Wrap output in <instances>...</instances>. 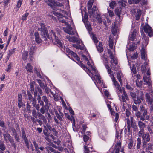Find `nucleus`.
Returning <instances> with one entry per match:
<instances>
[{"label": "nucleus", "mask_w": 153, "mask_h": 153, "mask_svg": "<svg viewBox=\"0 0 153 153\" xmlns=\"http://www.w3.org/2000/svg\"><path fill=\"white\" fill-rule=\"evenodd\" d=\"M122 91L123 93V95L121 96V97L119 95V100L120 101L125 102L126 101V100H128L129 99L123 87L122 88Z\"/></svg>", "instance_id": "obj_9"}, {"label": "nucleus", "mask_w": 153, "mask_h": 153, "mask_svg": "<svg viewBox=\"0 0 153 153\" xmlns=\"http://www.w3.org/2000/svg\"><path fill=\"white\" fill-rule=\"evenodd\" d=\"M135 49H136V46L135 44L133 43L132 45H130L129 48L130 51H133Z\"/></svg>", "instance_id": "obj_45"}, {"label": "nucleus", "mask_w": 153, "mask_h": 153, "mask_svg": "<svg viewBox=\"0 0 153 153\" xmlns=\"http://www.w3.org/2000/svg\"><path fill=\"white\" fill-rule=\"evenodd\" d=\"M66 27L63 28L64 31L69 35H74L76 32L74 29L68 23L66 25Z\"/></svg>", "instance_id": "obj_4"}, {"label": "nucleus", "mask_w": 153, "mask_h": 153, "mask_svg": "<svg viewBox=\"0 0 153 153\" xmlns=\"http://www.w3.org/2000/svg\"><path fill=\"white\" fill-rule=\"evenodd\" d=\"M136 36V31L134 30L129 35V39L131 41H133Z\"/></svg>", "instance_id": "obj_20"}, {"label": "nucleus", "mask_w": 153, "mask_h": 153, "mask_svg": "<svg viewBox=\"0 0 153 153\" xmlns=\"http://www.w3.org/2000/svg\"><path fill=\"white\" fill-rule=\"evenodd\" d=\"M117 78L118 79L120 83L122 82V80L121 79V77L120 74L119 72H117Z\"/></svg>", "instance_id": "obj_52"}, {"label": "nucleus", "mask_w": 153, "mask_h": 153, "mask_svg": "<svg viewBox=\"0 0 153 153\" xmlns=\"http://www.w3.org/2000/svg\"><path fill=\"white\" fill-rule=\"evenodd\" d=\"M140 97L139 96H137V99L135 98V100H133L134 103L136 105L139 104L141 103V100H144L143 97L144 94L143 93L142 91H140Z\"/></svg>", "instance_id": "obj_13"}, {"label": "nucleus", "mask_w": 153, "mask_h": 153, "mask_svg": "<svg viewBox=\"0 0 153 153\" xmlns=\"http://www.w3.org/2000/svg\"><path fill=\"white\" fill-rule=\"evenodd\" d=\"M3 136L5 141L6 142H10L12 144L14 142L13 139L9 134H3Z\"/></svg>", "instance_id": "obj_14"}, {"label": "nucleus", "mask_w": 153, "mask_h": 153, "mask_svg": "<svg viewBox=\"0 0 153 153\" xmlns=\"http://www.w3.org/2000/svg\"><path fill=\"white\" fill-rule=\"evenodd\" d=\"M121 143L120 142H118L115 145V148L120 149L121 147Z\"/></svg>", "instance_id": "obj_62"}, {"label": "nucleus", "mask_w": 153, "mask_h": 153, "mask_svg": "<svg viewBox=\"0 0 153 153\" xmlns=\"http://www.w3.org/2000/svg\"><path fill=\"white\" fill-rule=\"evenodd\" d=\"M144 30L149 36L151 37L153 36V30L148 25L144 26Z\"/></svg>", "instance_id": "obj_10"}, {"label": "nucleus", "mask_w": 153, "mask_h": 153, "mask_svg": "<svg viewBox=\"0 0 153 153\" xmlns=\"http://www.w3.org/2000/svg\"><path fill=\"white\" fill-rule=\"evenodd\" d=\"M0 149L2 151H4L6 149L5 145L3 141L0 140Z\"/></svg>", "instance_id": "obj_29"}, {"label": "nucleus", "mask_w": 153, "mask_h": 153, "mask_svg": "<svg viewBox=\"0 0 153 153\" xmlns=\"http://www.w3.org/2000/svg\"><path fill=\"white\" fill-rule=\"evenodd\" d=\"M63 17H59V18L58 19L59 20V22L62 23H64L65 24V25H67V24H68V23L65 20H64L62 18Z\"/></svg>", "instance_id": "obj_53"}, {"label": "nucleus", "mask_w": 153, "mask_h": 153, "mask_svg": "<svg viewBox=\"0 0 153 153\" xmlns=\"http://www.w3.org/2000/svg\"><path fill=\"white\" fill-rule=\"evenodd\" d=\"M87 61H88L87 63L88 65L91 68L92 71L94 72V73L97 74V71L96 70L95 67L93 66V63H90L88 60Z\"/></svg>", "instance_id": "obj_24"}, {"label": "nucleus", "mask_w": 153, "mask_h": 153, "mask_svg": "<svg viewBox=\"0 0 153 153\" xmlns=\"http://www.w3.org/2000/svg\"><path fill=\"white\" fill-rule=\"evenodd\" d=\"M51 105V103L50 102H49L45 103V110L46 112H48Z\"/></svg>", "instance_id": "obj_37"}, {"label": "nucleus", "mask_w": 153, "mask_h": 153, "mask_svg": "<svg viewBox=\"0 0 153 153\" xmlns=\"http://www.w3.org/2000/svg\"><path fill=\"white\" fill-rule=\"evenodd\" d=\"M126 121L127 124V128L128 131L126 128H125L124 129V132L125 135H127L128 136L130 135L131 133L130 131L131 126L130 125V121L129 118H127L126 119Z\"/></svg>", "instance_id": "obj_11"}, {"label": "nucleus", "mask_w": 153, "mask_h": 153, "mask_svg": "<svg viewBox=\"0 0 153 153\" xmlns=\"http://www.w3.org/2000/svg\"><path fill=\"white\" fill-rule=\"evenodd\" d=\"M78 61L77 63L82 68H83L87 74L93 79V75L92 73L91 72L90 70L88 69L86 66H85L79 60H77Z\"/></svg>", "instance_id": "obj_8"}, {"label": "nucleus", "mask_w": 153, "mask_h": 153, "mask_svg": "<svg viewBox=\"0 0 153 153\" xmlns=\"http://www.w3.org/2000/svg\"><path fill=\"white\" fill-rule=\"evenodd\" d=\"M56 6L61 7L63 6L62 4L61 3L59 2L55 1L53 4Z\"/></svg>", "instance_id": "obj_51"}, {"label": "nucleus", "mask_w": 153, "mask_h": 153, "mask_svg": "<svg viewBox=\"0 0 153 153\" xmlns=\"http://www.w3.org/2000/svg\"><path fill=\"white\" fill-rule=\"evenodd\" d=\"M48 1H45V2L47 3V4L48 5V4H51V5H53L55 1L54 0H47Z\"/></svg>", "instance_id": "obj_57"}, {"label": "nucleus", "mask_w": 153, "mask_h": 153, "mask_svg": "<svg viewBox=\"0 0 153 153\" xmlns=\"http://www.w3.org/2000/svg\"><path fill=\"white\" fill-rule=\"evenodd\" d=\"M94 0H89L88 2V9L89 10L91 9L93 4Z\"/></svg>", "instance_id": "obj_36"}, {"label": "nucleus", "mask_w": 153, "mask_h": 153, "mask_svg": "<svg viewBox=\"0 0 153 153\" xmlns=\"http://www.w3.org/2000/svg\"><path fill=\"white\" fill-rule=\"evenodd\" d=\"M48 6H50L51 7L53 10L55 11H57L58 10L57 8L54 4L51 5V4H48Z\"/></svg>", "instance_id": "obj_56"}, {"label": "nucleus", "mask_w": 153, "mask_h": 153, "mask_svg": "<svg viewBox=\"0 0 153 153\" xmlns=\"http://www.w3.org/2000/svg\"><path fill=\"white\" fill-rule=\"evenodd\" d=\"M133 141L132 140V139H130L129 142L128 143V148L129 149H132L133 146Z\"/></svg>", "instance_id": "obj_48"}, {"label": "nucleus", "mask_w": 153, "mask_h": 153, "mask_svg": "<svg viewBox=\"0 0 153 153\" xmlns=\"http://www.w3.org/2000/svg\"><path fill=\"white\" fill-rule=\"evenodd\" d=\"M114 85L119 90V91L121 92L122 91V90L121 89V88L120 87L119 84L117 82V81L116 80V79L114 80L113 81H112Z\"/></svg>", "instance_id": "obj_30"}, {"label": "nucleus", "mask_w": 153, "mask_h": 153, "mask_svg": "<svg viewBox=\"0 0 153 153\" xmlns=\"http://www.w3.org/2000/svg\"><path fill=\"white\" fill-rule=\"evenodd\" d=\"M90 17L92 19L95 18L98 14L97 11L95 6H93L92 9L88 10Z\"/></svg>", "instance_id": "obj_6"}, {"label": "nucleus", "mask_w": 153, "mask_h": 153, "mask_svg": "<svg viewBox=\"0 0 153 153\" xmlns=\"http://www.w3.org/2000/svg\"><path fill=\"white\" fill-rule=\"evenodd\" d=\"M95 76L94 79H96L97 83H100L101 82V78L100 76L98 74H97L95 75Z\"/></svg>", "instance_id": "obj_38"}, {"label": "nucleus", "mask_w": 153, "mask_h": 153, "mask_svg": "<svg viewBox=\"0 0 153 153\" xmlns=\"http://www.w3.org/2000/svg\"><path fill=\"white\" fill-rule=\"evenodd\" d=\"M142 13V11L139 9L137 10V13L135 16L136 19L137 20H138L141 16Z\"/></svg>", "instance_id": "obj_25"}, {"label": "nucleus", "mask_w": 153, "mask_h": 153, "mask_svg": "<svg viewBox=\"0 0 153 153\" xmlns=\"http://www.w3.org/2000/svg\"><path fill=\"white\" fill-rule=\"evenodd\" d=\"M34 35L35 37V39L36 42L39 44L42 42V40L40 38L38 32H35L34 33Z\"/></svg>", "instance_id": "obj_21"}, {"label": "nucleus", "mask_w": 153, "mask_h": 153, "mask_svg": "<svg viewBox=\"0 0 153 153\" xmlns=\"http://www.w3.org/2000/svg\"><path fill=\"white\" fill-rule=\"evenodd\" d=\"M108 54H109V57L111 60L114 59V62H115V59H117L115 56L113 55L112 51L111 50H108Z\"/></svg>", "instance_id": "obj_23"}, {"label": "nucleus", "mask_w": 153, "mask_h": 153, "mask_svg": "<svg viewBox=\"0 0 153 153\" xmlns=\"http://www.w3.org/2000/svg\"><path fill=\"white\" fill-rule=\"evenodd\" d=\"M37 92H38L39 94H40L41 95H43V92L42 90L39 87H37L36 88Z\"/></svg>", "instance_id": "obj_58"}, {"label": "nucleus", "mask_w": 153, "mask_h": 153, "mask_svg": "<svg viewBox=\"0 0 153 153\" xmlns=\"http://www.w3.org/2000/svg\"><path fill=\"white\" fill-rule=\"evenodd\" d=\"M24 105V104L22 101H18V106L19 108H20Z\"/></svg>", "instance_id": "obj_63"}, {"label": "nucleus", "mask_w": 153, "mask_h": 153, "mask_svg": "<svg viewBox=\"0 0 153 153\" xmlns=\"http://www.w3.org/2000/svg\"><path fill=\"white\" fill-rule=\"evenodd\" d=\"M66 51L69 55H70L73 56L77 60H79L80 59V58L78 57L76 54L70 50L69 49L66 48Z\"/></svg>", "instance_id": "obj_16"}, {"label": "nucleus", "mask_w": 153, "mask_h": 153, "mask_svg": "<svg viewBox=\"0 0 153 153\" xmlns=\"http://www.w3.org/2000/svg\"><path fill=\"white\" fill-rule=\"evenodd\" d=\"M120 5V7H125V1L124 0H120L119 1Z\"/></svg>", "instance_id": "obj_42"}, {"label": "nucleus", "mask_w": 153, "mask_h": 153, "mask_svg": "<svg viewBox=\"0 0 153 153\" xmlns=\"http://www.w3.org/2000/svg\"><path fill=\"white\" fill-rule=\"evenodd\" d=\"M102 58H104V59H102L103 62H104V64L106 68L107 69V71L108 74H110L111 73L112 71L111 70L110 67L108 65L109 62L108 60V59L106 58H105L103 56L102 57Z\"/></svg>", "instance_id": "obj_15"}, {"label": "nucleus", "mask_w": 153, "mask_h": 153, "mask_svg": "<svg viewBox=\"0 0 153 153\" xmlns=\"http://www.w3.org/2000/svg\"><path fill=\"white\" fill-rule=\"evenodd\" d=\"M29 14V13H26L25 14L23 15L21 17L22 20L23 21H25L26 20Z\"/></svg>", "instance_id": "obj_43"}, {"label": "nucleus", "mask_w": 153, "mask_h": 153, "mask_svg": "<svg viewBox=\"0 0 153 153\" xmlns=\"http://www.w3.org/2000/svg\"><path fill=\"white\" fill-rule=\"evenodd\" d=\"M142 147L145 149L147 145V143L149 142L150 140V135L149 133H146L143 135L142 137Z\"/></svg>", "instance_id": "obj_3"}, {"label": "nucleus", "mask_w": 153, "mask_h": 153, "mask_svg": "<svg viewBox=\"0 0 153 153\" xmlns=\"http://www.w3.org/2000/svg\"><path fill=\"white\" fill-rule=\"evenodd\" d=\"M82 127L83 128L82 130V134L84 133L85 132L86 128H87V126L85 124H83L82 125Z\"/></svg>", "instance_id": "obj_61"}, {"label": "nucleus", "mask_w": 153, "mask_h": 153, "mask_svg": "<svg viewBox=\"0 0 153 153\" xmlns=\"http://www.w3.org/2000/svg\"><path fill=\"white\" fill-rule=\"evenodd\" d=\"M40 25L41 27L38 28V31L42 38L44 41L47 40V39H51L52 40L55 39L59 47H62V44L59 39L60 34L59 33L57 32L56 33L53 30H51L50 31L51 35H49L47 28L45 27V25L42 23H40Z\"/></svg>", "instance_id": "obj_1"}, {"label": "nucleus", "mask_w": 153, "mask_h": 153, "mask_svg": "<svg viewBox=\"0 0 153 153\" xmlns=\"http://www.w3.org/2000/svg\"><path fill=\"white\" fill-rule=\"evenodd\" d=\"M26 69L27 71L30 72H32L33 70V67L31 65L30 63H27L26 67Z\"/></svg>", "instance_id": "obj_32"}, {"label": "nucleus", "mask_w": 153, "mask_h": 153, "mask_svg": "<svg viewBox=\"0 0 153 153\" xmlns=\"http://www.w3.org/2000/svg\"><path fill=\"white\" fill-rule=\"evenodd\" d=\"M12 65V62H10L9 63V65L7 66V68L5 69L6 71L7 72H10V71Z\"/></svg>", "instance_id": "obj_44"}, {"label": "nucleus", "mask_w": 153, "mask_h": 153, "mask_svg": "<svg viewBox=\"0 0 153 153\" xmlns=\"http://www.w3.org/2000/svg\"><path fill=\"white\" fill-rule=\"evenodd\" d=\"M26 109L27 111H28L29 113H31L32 111V115L35 118H36L37 117V115L36 113V110L34 109V108L31 107V106L30 105V102H27L26 104Z\"/></svg>", "instance_id": "obj_5"}, {"label": "nucleus", "mask_w": 153, "mask_h": 153, "mask_svg": "<svg viewBox=\"0 0 153 153\" xmlns=\"http://www.w3.org/2000/svg\"><path fill=\"white\" fill-rule=\"evenodd\" d=\"M141 58L145 60L144 65H146L148 64V62L149 60L147 59V55L146 53L145 49L143 47H142L141 50Z\"/></svg>", "instance_id": "obj_7"}, {"label": "nucleus", "mask_w": 153, "mask_h": 153, "mask_svg": "<svg viewBox=\"0 0 153 153\" xmlns=\"http://www.w3.org/2000/svg\"><path fill=\"white\" fill-rule=\"evenodd\" d=\"M56 116L57 118L61 122L63 121L62 118L63 117L64 114L63 113L59 111L58 113L57 110H56L54 111Z\"/></svg>", "instance_id": "obj_19"}, {"label": "nucleus", "mask_w": 153, "mask_h": 153, "mask_svg": "<svg viewBox=\"0 0 153 153\" xmlns=\"http://www.w3.org/2000/svg\"><path fill=\"white\" fill-rule=\"evenodd\" d=\"M136 84L137 86L139 88L141 87L142 85V81H139V79H137L136 80Z\"/></svg>", "instance_id": "obj_41"}, {"label": "nucleus", "mask_w": 153, "mask_h": 153, "mask_svg": "<svg viewBox=\"0 0 153 153\" xmlns=\"http://www.w3.org/2000/svg\"><path fill=\"white\" fill-rule=\"evenodd\" d=\"M153 144L152 143H147V145L146 147V149L147 151H150L153 148Z\"/></svg>", "instance_id": "obj_34"}, {"label": "nucleus", "mask_w": 153, "mask_h": 153, "mask_svg": "<svg viewBox=\"0 0 153 153\" xmlns=\"http://www.w3.org/2000/svg\"><path fill=\"white\" fill-rule=\"evenodd\" d=\"M138 125L140 129H144L146 127V124L141 121L139 120L138 121Z\"/></svg>", "instance_id": "obj_27"}, {"label": "nucleus", "mask_w": 153, "mask_h": 153, "mask_svg": "<svg viewBox=\"0 0 153 153\" xmlns=\"http://www.w3.org/2000/svg\"><path fill=\"white\" fill-rule=\"evenodd\" d=\"M116 3L114 1H112L110 3V7L112 8H114V7L115 6Z\"/></svg>", "instance_id": "obj_59"}, {"label": "nucleus", "mask_w": 153, "mask_h": 153, "mask_svg": "<svg viewBox=\"0 0 153 153\" xmlns=\"http://www.w3.org/2000/svg\"><path fill=\"white\" fill-rule=\"evenodd\" d=\"M21 132L22 134V137L23 140L27 139V138L26 137L25 131L23 128H21Z\"/></svg>", "instance_id": "obj_35"}, {"label": "nucleus", "mask_w": 153, "mask_h": 153, "mask_svg": "<svg viewBox=\"0 0 153 153\" xmlns=\"http://www.w3.org/2000/svg\"><path fill=\"white\" fill-rule=\"evenodd\" d=\"M141 143V139L140 138L138 137L137 139L136 143V148L137 150L140 149Z\"/></svg>", "instance_id": "obj_31"}, {"label": "nucleus", "mask_w": 153, "mask_h": 153, "mask_svg": "<svg viewBox=\"0 0 153 153\" xmlns=\"http://www.w3.org/2000/svg\"><path fill=\"white\" fill-rule=\"evenodd\" d=\"M0 126L3 128L6 127L5 123L3 121L0 120Z\"/></svg>", "instance_id": "obj_64"}, {"label": "nucleus", "mask_w": 153, "mask_h": 153, "mask_svg": "<svg viewBox=\"0 0 153 153\" xmlns=\"http://www.w3.org/2000/svg\"><path fill=\"white\" fill-rule=\"evenodd\" d=\"M52 13L54 15L57 16L58 17H63V15L61 14L60 13H58V12H55L54 11H52Z\"/></svg>", "instance_id": "obj_49"}, {"label": "nucleus", "mask_w": 153, "mask_h": 153, "mask_svg": "<svg viewBox=\"0 0 153 153\" xmlns=\"http://www.w3.org/2000/svg\"><path fill=\"white\" fill-rule=\"evenodd\" d=\"M42 100L45 102V103L50 102L48 100L47 97L45 96H43L42 97Z\"/></svg>", "instance_id": "obj_50"}, {"label": "nucleus", "mask_w": 153, "mask_h": 153, "mask_svg": "<svg viewBox=\"0 0 153 153\" xmlns=\"http://www.w3.org/2000/svg\"><path fill=\"white\" fill-rule=\"evenodd\" d=\"M146 99L148 103H150L153 101V99H152L150 97L149 94L148 93L145 94Z\"/></svg>", "instance_id": "obj_28"}, {"label": "nucleus", "mask_w": 153, "mask_h": 153, "mask_svg": "<svg viewBox=\"0 0 153 153\" xmlns=\"http://www.w3.org/2000/svg\"><path fill=\"white\" fill-rule=\"evenodd\" d=\"M36 49V47L35 46H32L30 48L29 51V54L30 59L31 61L33 60V56L34 55Z\"/></svg>", "instance_id": "obj_18"}, {"label": "nucleus", "mask_w": 153, "mask_h": 153, "mask_svg": "<svg viewBox=\"0 0 153 153\" xmlns=\"http://www.w3.org/2000/svg\"><path fill=\"white\" fill-rule=\"evenodd\" d=\"M23 0H19L17 2V4L16 5L17 8H18V9L17 10V11H18L19 8H20V7L21 6L22 4V2Z\"/></svg>", "instance_id": "obj_46"}, {"label": "nucleus", "mask_w": 153, "mask_h": 153, "mask_svg": "<svg viewBox=\"0 0 153 153\" xmlns=\"http://www.w3.org/2000/svg\"><path fill=\"white\" fill-rule=\"evenodd\" d=\"M28 52L27 51H25L22 55V59L23 60H26L28 57Z\"/></svg>", "instance_id": "obj_39"}, {"label": "nucleus", "mask_w": 153, "mask_h": 153, "mask_svg": "<svg viewBox=\"0 0 153 153\" xmlns=\"http://www.w3.org/2000/svg\"><path fill=\"white\" fill-rule=\"evenodd\" d=\"M115 62H114V59L111 60L110 61V62L111 64L110 67L112 70H114L115 71H117V68L116 67V65L118 64V61L117 59H115Z\"/></svg>", "instance_id": "obj_17"}, {"label": "nucleus", "mask_w": 153, "mask_h": 153, "mask_svg": "<svg viewBox=\"0 0 153 153\" xmlns=\"http://www.w3.org/2000/svg\"><path fill=\"white\" fill-rule=\"evenodd\" d=\"M33 143L35 147L36 150V151H38L39 150V148L38 146V144L35 141H33Z\"/></svg>", "instance_id": "obj_55"}, {"label": "nucleus", "mask_w": 153, "mask_h": 153, "mask_svg": "<svg viewBox=\"0 0 153 153\" xmlns=\"http://www.w3.org/2000/svg\"><path fill=\"white\" fill-rule=\"evenodd\" d=\"M143 79L144 82H146L149 86H150L151 85L152 81L149 76L144 77Z\"/></svg>", "instance_id": "obj_22"}, {"label": "nucleus", "mask_w": 153, "mask_h": 153, "mask_svg": "<svg viewBox=\"0 0 153 153\" xmlns=\"http://www.w3.org/2000/svg\"><path fill=\"white\" fill-rule=\"evenodd\" d=\"M40 111L41 113L43 114H44L45 112V106H42L40 108Z\"/></svg>", "instance_id": "obj_60"}, {"label": "nucleus", "mask_w": 153, "mask_h": 153, "mask_svg": "<svg viewBox=\"0 0 153 153\" xmlns=\"http://www.w3.org/2000/svg\"><path fill=\"white\" fill-rule=\"evenodd\" d=\"M131 127L133 129V131L134 132H136L138 131V128L136 124V123H132L130 124Z\"/></svg>", "instance_id": "obj_33"}, {"label": "nucleus", "mask_w": 153, "mask_h": 153, "mask_svg": "<svg viewBox=\"0 0 153 153\" xmlns=\"http://www.w3.org/2000/svg\"><path fill=\"white\" fill-rule=\"evenodd\" d=\"M16 48L11 49L9 51L8 54L9 56H11L14 53Z\"/></svg>", "instance_id": "obj_54"}, {"label": "nucleus", "mask_w": 153, "mask_h": 153, "mask_svg": "<svg viewBox=\"0 0 153 153\" xmlns=\"http://www.w3.org/2000/svg\"><path fill=\"white\" fill-rule=\"evenodd\" d=\"M27 95L28 99L30 101V102H30L31 103L32 105L33 106V108L36 103V99L34 97H33L30 92L29 91H27Z\"/></svg>", "instance_id": "obj_12"}, {"label": "nucleus", "mask_w": 153, "mask_h": 153, "mask_svg": "<svg viewBox=\"0 0 153 153\" xmlns=\"http://www.w3.org/2000/svg\"><path fill=\"white\" fill-rule=\"evenodd\" d=\"M96 48L97 51L100 53L103 52V49L102 47V43L100 42H99L98 45H96Z\"/></svg>", "instance_id": "obj_26"}, {"label": "nucleus", "mask_w": 153, "mask_h": 153, "mask_svg": "<svg viewBox=\"0 0 153 153\" xmlns=\"http://www.w3.org/2000/svg\"><path fill=\"white\" fill-rule=\"evenodd\" d=\"M85 27L87 30L89 32L92 30L90 24L87 23L85 24Z\"/></svg>", "instance_id": "obj_47"}, {"label": "nucleus", "mask_w": 153, "mask_h": 153, "mask_svg": "<svg viewBox=\"0 0 153 153\" xmlns=\"http://www.w3.org/2000/svg\"><path fill=\"white\" fill-rule=\"evenodd\" d=\"M144 129H139V131L138 133V135L140 137H142L145 134L144 133Z\"/></svg>", "instance_id": "obj_40"}, {"label": "nucleus", "mask_w": 153, "mask_h": 153, "mask_svg": "<svg viewBox=\"0 0 153 153\" xmlns=\"http://www.w3.org/2000/svg\"><path fill=\"white\" fill-rule=\"evenodd\" d=\"M115 13L117 15L116 19L117 22H119L122 20L123 15L122 11V8L120 7L115 9Z\"/></svg>", "instance_id": "obj_2"}]
</instances>
